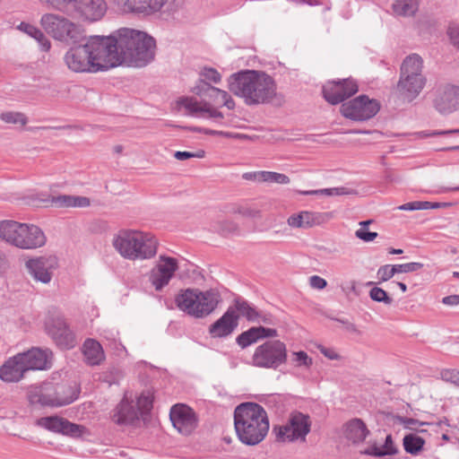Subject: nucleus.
Segmentation results:
<instances>
[{
	"mask_svg": "<svg viewBox=\"0 0 459 459\" xmlns=\"http://www.w3.org/2000/svg\"><path fill=\"white\" fill-rule=\"evenodd\" d=\"M143 41L133 52H127V65L134 67H144L150 64L155 57L156 41L155 39L143 32Z\"/></svg>",
	"mask_w": 459,
	"mask_h": 459,
	"instance_id": "nucleus-19",
	"label": "nucleus"
},
{
	"mask_svg": "<svg viewBox=\"0 0 459 459\" xmlns=\"http://www.w3.org/2000/svg\"><path fill=\"white\" fill-rule=\"evenodd\" d=\"M398 453V448L394 443L393 437L388 434L382 447H379L377 443L368 446L365 450L361 451L362 455H370L374 457H382L385 455H394Z\"/></svg>",
	"mask_w": 459,
	"mask_h": 459,
	"instance_id": "nucleus-34",
	"label": "nucleus"
},
{
	"mask_svg": "<svg viewBox=\"0 0 459 459\" xmlns=\"http://www.w3.org/2000/svg\"><path fill=\"white\" fill-rule=\"evenodd\" d=\"M396 273L394 264H385L378 268L377 277L380 282L387 281Z\"/></svg>",
	"mask_w": 459,
	"mask_h": 459,
	"instance_id": "nucleus-50",
	"label": "nucleus"
},
{
	"mask_svg": "<svg viewBox=\"0 0 459 459\" xmlns=\"http://www.w3.org/2000/svg\"><path fill=\"white\" fill-rule=\"evenodd\" d=\"M25 225L26 223L14 221H0V238L14 247H18Z\"/></svg>",
	"mask_w": 459,
	"mask_h": 459,
	"instance_id": "nucleus-31",
	"label": "nucleus"
},
{
	"mask_svg": "<svg viewBox=\"0 0 459 459\" xmlns=\"http://www.w3.org/2000/svg\"><path fill=\"white\" fill-rule=\"evenodd\" d=\"M91 204V201L85 196H74L73 201V207H88Z\"/></svg>",
	"mask_w": 459,
	"mask_h": 459,
	"instance_id": "nucleus-63",
	"label": "nucleus"
},
{
	"mask_svg": "<svg viewBox=\"0 0 459 459\" xmlns=\"http://www.w3.org/2000/svg\"><path fill=\"white\" fill-rule=\"evenodd\" d=\"M124 9L134 13L151 15L160 13L175 0H117Z\"/></svg>",
	"mask_w": 459,
	"mask_h": 459,
	"instance_id": "nucleus-22",
	"label": "nucleus"
},
{
	"mask_svg": "<svg viewBox=\"0 0 459 459\" xmlns=\"http://www.w3.org/2000/svg\"><path fill=\"white\" fill-rule=\"evenodd\" d=\"M332 218L330 212H316L302 211L299 213L290 215L288 220V225L291 228H311L321 225Z\"/></svg>",
	"mask_w": 459,
	"mask_h": 459,
	"instance_id": "nucleus-24",
	"label": "nucleus"
},
{
	"mask_svg": "<svg viewBox=\"0 0 459 459\" xmlns=\"http://www.w3.org/2000/svg\"><path fill=\"white\" fill-rule=\"evenodd\" d=\"M80 391L75 385H57L55 393L53 394L54 397L65 398L73 396V402L75 401L79 396Z\"/></svg>",
	"mask_w": 459,
	"mask_h": 459,
	"instance_id": "nucleus-42",
	"label": "nucleus"
},
{
	"mask_svg": "<svg viewBox=\"0 0 459 459\" xmlns=\"http://www.w3.org/2000/svg\"><path fill=\"white\" fill-rule=\"evenodd\" d=\"M26 374L22 361L18 359V353L8 359L0 367V379L5 383H17Z\"/></svg>",
	"mask_w": 459,
	"mask_h": 459,
	"instance_id": "nucleus-29",
	"label": "nucleus"
},
{
	"mask_svg": "<svg viewBox=\"0 0 459 459\" xmlns=\"http://www.w3.org/2000/svg\"><path fill=\"white\" fill-rule=\"evenodd\" d=\"M425 439L414 433L403 437V446L406 453L418 455L424 448Z\"/></svg>",
	"mask_w": 459,
	"mask_h": 459,
	"instance_id": "nucleus-38",
	"label": "nucleus"
},
{
	"mask_svg": "<svg viewBox=\"0 0 459 459\" xmlns=\"http://www.w3.org/2000/svg\"><path fill=\"white\" fill-rule=\"evenodd\" d=\"M229 90L247 106L273 102L277 96L274 79L263 71L241 70L228 78Z\"/></svg>",
	"mask_w": 459,
	"mask_h": 459,
	"instance_id": "nucleus-1",
	"label": "nucleus"
},
{
	"mask_svg": "<svg viewBox=\"0 0 459 459\" xmlns=\"http://www.w3.org/2000/svg\"><path fill=\"white\" fill-rule=\"evenodd\" d=\"M51 204L56 208L73 207L74 195H60L51 197Z\"/></svg>",
	"mask_w": 459,
	"mask_h": 459,
	"instance_id": "nucleus-49",
	"label": "nucleus"
},
{
	"mask_svg": "<svg viewBox=\"0 0 459 459\" xmlns=\"http://www.w3.org/2000/svg\"><path fill=\"white\" fill-rule=\"evenodd\" d=\"M309 284L313 289L323 290L327 286V281L318 275H313L309 277Z\"/></svg>",
	"mask_w": 459,
	"mask_h": 459,
	"instance_id": "nucleus-60",
	"label": "nucleus"
},
{
	"mask_svg": "<svg viewBox=\"0 0 459 459\" xmlns=\"http://www.w3.org/2000/svg\"><path fill=\"white\" fill-rule=\"evenodd\" d=\"M204 117L209 118H214V119H223L224 116L221 111H218L217 109L213 108L211 105V103H207V106L205 108L204 111Z\"/></svg>",
	"mask_w": 459,
	"mask_h": 459,
	"instance_id": "nucleus-61",
	"label": "nucleus"
},
{
	"mask_svg": "<svg viewBox=\"0 0 459 459\" xmlns=\"http://www.w3.org/2000/svg\"><path fill=\"white\" fill-rule=\"evenodd\" d=\"M27 398L30 404L41 407H60L73 403V396L56 398L53 394H44L39 386H30L27 393Z\"/></svg>",
	"mask_w": 459,
	"mask_h": 459,
	"instance_id": "nucleus-25",
	"label": "nucleus"
},
{
	"mask_svg": "<svg viewBox=\"0 0 459 459\" xmlns=\"http://www.w3.org/2000/svg\"><path fill=\"white\" fill-rule=\"evenodd\" d=\"M355 236L365 242H370L377 237V233L368 231L367 229L364 228H360L358 230H356Z\"/></svg>",
	"mask_w": 459,
	"mask_h": 459,
	"instance_id": "nucleus-56",
	"label": "nucleus"
},
{
	"mask_svg": "<svg viewBox=\"0 0 459 459\" xmlns=\"http://www.w3.org/2000/svg\"><path fill=\"white\" fill-rule=\"evenodd\" d=\"M369 297L376 302H382L385 305H390L393 302V299L387 294V292L379 287H373L369 290Z\"/></svg>",
	"mask_w": 459,
	"mask_h": 459,
	"instance_id": "nucleus-46",
	"label": "nucleus"
},
{
	"mask_svg": "<svg viewBox=\"0 0 459 459\" xmlns=\"http://www.w3.org/2000/svg\"><path fill=\"white\" fill-rule=\"evenodd\" d=\"M172 425L185 436L190 435L197 427L198 418L195 411L182 403L175 404L169 411Z\"/></svg>",
	"mask_w": 459,
	"mask_h": 459,
	"instance_id": "nucleus-15",
	"label": "nucleus"
},
{
	"mask_svg": "<svg viewBox=\"0 0 459 459\" xmlns=\"http://www.w3.org/2000/svg\"><path fill=\"white\" fill-rule=\"evenodd\" d=\"M342 434L353 445H359L370 435V430L361 419L353 418L342 425Z\"/></svg>",
	"mask_w": 459,
	"mask_h": 459,
	"instance_id": "nucleus-28",
	"label": "nucleus"
},
{
	"mask_svg": "<svg viewBox=\"0 0 459 459\" xmlns=\"http://www.w3.org/2000/svg\"><path fill=\"white\" fill-rule=\"evenodd\" d=\"M192 92L205 99L209 92L215 91L213 90V86H212L208 82H205L204 79L200 78L192 88Z\"/></svg>",
	"mask_w": 459,
	"mask_h": 459,
	"instance_id": "nucleus-48",
	"label": "nucleus"
},
{
	"mask_svg": "<svg viewBox=\"0 0 459 459\" xmlns=\"http://www.w3.org/2000/svg\"><path fill=\"white\" fill-rule=\"evenodd\" d=\"M234 426L241 443L255 446L264 439L270 424L267 412L262 405L244 403L235 408Z\"/></svg>",
	"mask_w": 459,
	"mask_h": 459,
	"instance_id": "nucleus-3",
	"label": "nucleus"
},
{
	"mask_svg": "<svg viewBox=\"0 0 459 459\" xmlns=\"http://www.w3.org/2000/svg\"><path fill=\"white\" fill-rule=\"evenodd\" d=\"M358 91V83L352 78L329 81L322 88L324 99L332 105L343 102L357 93Z\"/></svg>",
	"mask_w": 459,
	"mask_h": 459,
	"instance_id": "nucleus-14",
	"label": "nucleus"
},
{
	"mask_svg": "<svg viewBox=\"0 0 459 459\" xmlns=\"http://www.w3.org/2000/svg\"><path fill=\"white\" fill-rule=\"evenodd\" d=\"M441 378L448 383L459 386V370L456 369H443L441 371Z\"/></svg>",
	"mask_w": 459,
	"mask_h": 459,
	"instance_id": "nucleus-53",
	"label": "nucleus"
},
{
	"mask_svg": "<svg viewBox=\"0 0 459 459\" xmlns=\"http://www.w3.org/2000/svg\"><path fill=\"white\" fill-rule=\"evenodd\" d=\"M152 398L150 395L141 394L137 399L136 408L142 416L148 414L152 409Z\"/></svg>",
	"mask_w": 459,
	"mask_h": 459,
	"instance_id": "nucleus-47",
	"label": "nucleus"
},
{
	"mask_svg": "<svg viewBox=\"0 0 459 459\" xmlns=\"http://www.w3.org/2000/svg\"><path fill=\"white\" fill-rule=\"evenodd\" d=\"M36 424L49 431L61 433L71 437L82 435L84 427L72 423L68 420L59 416H48L37 420Z\"/></svg>",
	"mask_w": 459,
	"mask_h": 459,
	"instance_id": "nucleus-20",
	"label": "nucleus"
},
{
	"mask_svg": "<svg viewBox=\"0 0 459 459\" xmlns=\"http://www.w3.org/2000/svg\"><path fill=\"white\" fill-rule=\"evenodd\" d=\"M380 109L377 100L360 95L350 101L343 102L340 111L343 117L354 121H366L375 117Z\"/></svg>",
	"mask_w": 459,
	"mask_h": 459,
	"instance_id": "nucleus-12",
	"label": "nucleus"
},
{
	"mask_svg": "<svg viewBox=\"0 0 459 459\" xmlns=\"http://www.w3.org/2000/svg\"><path fill=\"white\" fill-rule=\"evenodd\" d=\"M394 420L395 422L403 425L405 429L420 433H424L426 432V430L420 429V427L424 425H429V422L420 421L417 419L408 418L401 415L394 416Z\"/></svg>",
	"mask_w": 459,
	"mask_h": 459,
	"instance_id": "nucleus-41",
	"label": "nucleus"
},
{
	"mask_svg": "<svg viewBox=\"0 0 459 459\" xmlns=\"http://www.w3.org/2000/svg\"><path fill=\"white\" fill-rule=\"evenodd\" d=\"M290 178L285 174L273 171H262V182L287 185L290 183Z\"/></svg>",
	"mask_w": 459,
	"mask_h": 459,
	"instance_id": "nucleus-45",
	"label": "nucleus"
},
{
	"mask_svg": "<svg viewBox=\"0 0 459 459\" xmlns=\"http://www.w3.org/2000/svg\"><path fill=\"white\" fill-rule=\"evenodd\" d=\"M82 352L88 365L97 366L105 359V354L101 344L94 339L88 338L82 345Z\"/></svg>",
	"mask_w": 459,
	"mask_h": 459,
	"instance_id": "nucleus-32",
	"label": "nucleus"
},
{
	"mask_svg": "<svg viewBox=\"0 0 459 459\" xmlns=\"http://www.w3.org/2000/svg\"><path fill=\"white\" fill-rule=\"evenodd\" d=\"M46 240L47 238L39 227L33 224H26L17 247L35 249L44 246Z\"/></svg>",
	"mask_w": 459,
	"mask_h": 459,
	"instance_id": "nucleus-30",
	"label": "nucleus"
},
{
	"mask_svg": "<svg viewBox=\"0 0 459 459\" xmlns=\"http://www.w3.org/2000/svg\"><path fill=\"white\" fill-rule=\"evenodd\" d=\"M294 359L293 360L297 363V366H306L309 367L312 365V359L309 358L307 352L300 351L297 352H293Z\"/></svg>",
	"mask_w": 459,
	"mask_h": 459,
	"instance_id": "nucleus-55",
	"label": "nucleus"
},
{
	"mask_svg": "<svg viewBox=\"0 0 459 459\" xmlns=\"http://www.w3.org/2000/svg\"><path fill=\"white\" fill-rule=\"evenodd\" d=\"M26 372L30 370H48L52 367L53 352L49 349L32 347L18 353Z\"/></svg>",
	"mask_w": 459,
	"mask_h": 459,
	"instance_id": "nucleus-17",
	"label": "nucleus"
},
{
	"mask_svg": "<svg viewBox=\"0 0 459 459\" xmlns=\"http://www.w3.org/2000/svg\"><path fill=\"white\" fill-rule=\"evenodd\" d=\"M40 25L53 39L65 43H76L82 38L79 25L65 16L48 13L41 16Z\"/></svg>",
	"mask_w": 459,
	"mask_h": 459,
	"instance_id": "nucleus-10",
	"label": "nucleus"
},
{
	"mask_svg": "<svg viewBox=\"0 0 459 459\" xmlns=\"http://www.w3.org/2000/svg\"><path fill=\"white\" fill-rule=\"evenodd\" d=\"M230 307L235 314L239 315V317L243 316L248 322L254 323L257 319L258 309L241 297L235 298Z\"/></svg>",
	"mask_w": 459,
	"mask_h": 459,
	"instance_id": "nucleus-35",
	"label": "nucleus"
},
{
	"mask_svg": "<svg viewBox=\"0 0 459 459\" xmlns=\"http://www.w3.org/2000/svg\"><path fill=\"white\" fill-rule=\"evenodd\" d=\"M226 212L247 219L262 218V205L255 203L230 204L226 206Z\"/></svg>",
	"mask_w": 459,
	"mask_h": 459,
	"instance_id": "nucleus-33",
	"label": "nucleus"
},
{
	"mask_svg": "<svg viewBox=\"0 0 459 459\" xmlns=\"http://www.w3.org/2000/svg\"><path fill=\"white\" fill-rule=\"evenodd\" d=\"M207 103L208 102H204L201 104L190 98H184L178 101V104L182 105L186 109H187L190 112V114L195 115L200 113L202 114V117H204V111Z\"/></svg>",
	"mask_w": 459,
	"mask_h": 459,
	"instance_id": "nucleus-43",
	"label": "nucleus"
},
{
	"mask_svg": "<svg viewBox=\"0 0 459 459\" xmlns=\"http://www.w3.org/2000/svg\"><path fill=\"white\" fill-rule=\"evenodd\" d=\"M200 76L202 79H204L205 82L209 81L213 83H219L221 81L220 73L212 67H204L201 71Z\"/></svg>",
	"mask_w": 459,
	"mask_h": 459,
	"instance_id": "nucleus-51",
	"label": "nucleus"
},
{
	"mask_svg": "<svg viewBox=\"0 0 459 459\" xmlns=\"http://www.w3.org/2000/svg\"><path fill=\"white\" fill-rule=\"evenodd\" d=\"M211 228L212 230L225 238L241 235V229L239 225L234 221L228 219H221L213 221L211 224Z\"/></svg>",
	"mask_w": 459,
	"mask_h": 459,
	"instance_id": "nucleus-37",
	"label": "nucleus"
},
{
	"mask_svg": "<svg viewBox=\"0 0 459 459\" xmlns=\"http://www.w3.org/2000/svg\"><path fill=\"white\" fill-rule=\"evenodd\" d=\"M239 315L229 307L224 314L210 325L208 333L212 338L223 339L230 336L238 328Z\"/></svg>",
	"mask_w": 459,
	"mask_h": 459,
	"instance_id": "nucleus-21",
	"label": "nucleus"
},
{
	"mask_svg": "<svg viewBox=\"0 0 459 459\" xmlns=\"http://www.w3.org/2000/svg\"><path fill=\"white\" fill-rule=\"evenodd\" d=\"M18 29L29 35L30 37L36 39V41L39 43V46L42 51L48 52L51 48V42L47 38V36L44 34V32L37 28L36 26L27 23V22H21L18 25Z\"/></svg>",
	"mask_w": 459,
	"mask_h": 459,
	"instance_id": "nucleus-36",
	"label": "nucleus"
},
{
	"mask_svg": "<svg viewBox=\"0 0 459 459\" xmlns=\"http://www.w3.org/2000/svg\"><path fill=\"white\" fill-rule=\"evenodd\" d=\"M242 178L246 180L262 182V171L246 172Z\"/></svg>",
	"mask_w": 459,
	"mask_h": 459,
	"instance_id": "nucleus-64",
	"label": "nucleus"
},
{
	"mask_svg": "<svg viewBox=\"0 0 459 459\" xmlns=\"http://www.w3.org/2000/svg\"><path fill=\"white\" fill-rule=\"evenodd\" d=\"M39 2L49 9L68 15H76L91 22L100 21L108 8L105 0H39Z\"/></svg>",
	"mask_w": 459,
	"mask_h": 459,
	"instance_id": "nucleus-8",
	"label": "nucleus"
},
{
	"mask_svg": "<svg viewBox=\"0 0 459 459\" xmlns=\"http://www.w3.org/2000/svg\"><path fill=\"white\" fill-rule=\"evenodd\" d=\"M178 269V263L176 258L161 255L157 264L152 269L149 280L156 290H160L169 284Z\"/></svg>",
	"mask_w": 459,
	"mask_h": 459,
	"instance_id": "nucleus-16",
	"label": "nucleus"
},
{
	"mask_svg": "<svg viewBox=\"0 0 459 459\" xmlns=\"http://www.w3.org/2000/svg\"><path fill=\"white\" fill-rule=\"evenodd\" d=\"M221 296L215 290L201 291L198 289L180 290L175 298L178 308L195 318H203L215 310Z\"/></svg>",
	"mask_w": 459,
	"mask_h": 459,
	"instance_id": "nucleus-5",
	"label": "nucleus"
},
{
	"mask_svg": "<svg viewBox=\"0 0 459 459\" xmlns=\"http://www.w3.org/2000/svg\"><path fill=\"white\" fill-rule=\"evenodd\" d=\"M113 246L126 259L143 260L156 255L158 239L152 233L124 230L114 238Z\"/></svg>",
	"mask_w": 459,
	"mask_h": 459,
	"instance_id": "nucleus-4",
	"label": "nucleus"
},
{
	"mask_svg": "<svg viewBox=\"0 0 459 459\" xmlns=\"http://www.w3.org/2000/svg\"><path fill=\"white\" fill-rule=\"evenodd\" d=\"M277 336L278 331L274 328H267L262 325L252 326L238 335L236 342L241 349H246L259 340Z\"/></svg>",
	"mask_w": 459,
	"mask_h": 459,
	"instance_id": "nucleus-26",
	"label": "nucleus"
},
{
	"mask_svg": "<svg viewBox=\"0 0 459 459\" xmlns=\"http://www.w3.org/2000/svg\"><path fill=\"white\" fill-rule=\"evenodd\" d=\"M422 69L423 60L418 54H411L403 61L397 91L404 100L412 101L424 88L426 77Z\"/></svg>",
	"mask_w": 459,
	"mask_h": 459,
	"instance_id": "nucleus-7",
	"label": "nucleus"
},
{
	"mask_svg": "<svg viewBox=\"0 0 459 459\" xmlns=\"http://www.w3.org/2000/svg\"><path fill=\"white\" fill-rule=\"evenodd\" d=\"M45 328L48 335L61 350H71L76 346V336L64 316L50 317L46 322Z\"/></svg>",
	"mask_w": 459,
	"mask_h": 459,
	"instance_id": "nucleus-13",
	"label": "nucleus"
},
{
	"mask_svg": "<svg viewBox=\"0 0 459 459\" xmlns=\"http://www.w3.org/2000/svg\"><path fill=\"white\" fill-rule=\"evenodd\" d=\"M139 415L134 402L129 401L125 395L115 408L112 420L117 425H133L139 420Z\"/></svg>",
	"mask_w": 459,
	"mask_h": 459,
	"instance_id": "nucleus-27",
	"label": "nucleus"
},
{
	"mask_svg": "<svg viewBox=\"0 0 459 459\" xmlns=\"http://www.w3.org/2000/svg\"><path fill=\"white\" fill-rule=\"evenodd\" d=\"M436 109L441 114H449L459 108V87L446 85L437 91L434 100Z\"/></svg>",
	"mask_w": 459,
	"mask_h": 459,
	"instance_id": "nucleus-23",
	"label": "nucleus"
},
{
	"mask_svg": "<svg viewBox=\"0 0 459 459\" xmlns=\"http://www.w3.org/2000/svg\"><path fill=\"white\" fill-rule=\"evenodd\" d=\"M213 90L215 92H209L205 100H208L209 102H212L214 105L225 106L229 109H233L235 108L234 100L226 91L221 90L214 86Z\"/></svg>",
	"mask_w": 459,
	"mask_h": 459,
	"instance_id": "nucleus-39",
	"label": "nucleus"
},
{
	"mask_svg": "<svg viewBox=\"0 0 459 459\" xmlns=\"http://www.w3.org/2000/svg\"><path fill=\"white\" fill-rule=\"evenodd\" d=\"M447 35L450 39L451 43L459 49V26L453 25L449 26L447 30Z\"/></svg>",
	"mask_w": 459,
	"mask_h": 459,
	"instance_id": "nucleus-57",
	"label": "nucleus"
},
{
	"mask_svg": "<svg viewBox=\"0 0 459 459\" xmlns=\"http://www.w3.org/2000/svg\"><path fill=\"white\" fill-rule=\"evenodd\" d=\"M299 194L303 195H333L332 188H324L316 190L299 191Z\"/></svg>",
	"mask_w": 459,
	"mask_h": 459,
	"instance_id": "nucleus-62",
	"label": "nucleus"
},
{
	"mask_svg": "<svg viewBox=\"0 0 459 459\" xmlns=\"http://www.w3.org/2000/svg\"><path fill=\"white\" fill-rule=\"evenodd\" d=\"M255 323H263L264 325H273L275 324V319L271 313L258 310V316Z\"/></svg>",
	"mask_w": 459,
	"mask_h": 459,
	"instance_id": "nucleus-58",
	"label": "nucleus"
},
{
	"mask_svg": "<svg viewBox=\"0 0 459 459\" xmlns=\"http://www.w3.org/2000/svg\"><path fill=\"white\" fill-rule=\"evenodd\" d=\"M0 119L7 124H21L22 126H25L28 122V119L23 113L14 111L1 113Z\"/></svg>",
	"mask_w": 459,
	"mask_h": 459,
	"instance_id": "nucleus-44",
	"label": "nucleus"
},
{
	"mask_svg": "<svg viewBox=\"0 0 459 459\" xmlns=\"http://www.w3.org/2000/svg\"><path fill=\"white\" fill-rule=\"evenodd\" d=\"M426 206L423 204V201H414L403 204L397 207V209L401 211H418L423 210V207Z\"/></svg>",
	"mask_w": 459,
	"mask_h": 459,
	"instance_id": "nucleus-59",
	"label": "nucleus"
},
{
	"mask_svg": "<svg viewBox=\"0 0 459 459\" xmlns=\"http://www.w3.org/2000/svg\"><path fill=\"white\" fill-rule=\"evenodd\" d=\"M204 156L205 152L204 150H198L196 152L178 151L174 153V157L178 160H186L190 158H204Z\"/></svg>",
	"mask_w": 459,
	"mask_h": 459,
	"instance_id": "nucleus-54",
	"label": "nucleus"
},
{
	"mask_svg": "<svg viewBox=\"0 0 459 459\" xmlns=\"http://www.w3.org/2000/svg\"><path fill=\"white\" fill-rule=\"evenodd\" d=\"M311 424L308 414L293 411L290 413L286 424L274 426L273 432L275 434L277 441H305L310 432Z\"/></svg>",
	"mask_w": 459,
	"mask_h": 459,
	"instance_id": "nucleus-11",
	"label": "nucleus"
},
{
	"mask_svg": "<svg viewBox=\"0 0 459 459\" xmlns=\"http://www.w3.org/2000/svg\"><path fill=\"white\" fill-rule=\"evenodd\" d=\"M142 37L143 31L129 28H121L110 36H104L111 68L127 65V52L134 51L138 44L143 45Z\"/></svg>",
	"mask_w": 459,
	"mask_h": 459,
	"instance_id": "nucleus-6",
	"label": "nucleus"
},
{
	"mask_svg": "<svg viewBox=\"0 0 459 459\" xmlns=\"http://www.w3.org/2000/svg\"><path fill=\"white\" fill-rule=\"evenodd\" d=\"M396 269V273H408L411 272H416L423 268V264L418 262H411L402 264H394Z\"/></svg>",
	"mask_w": 459,
	"mask_h": 459,
	"instance_id": "nucleus-52",
	"label": "nucleus"
},
{
	"mask_svg": "<svg viewBox=\"0 0 459 459\" xmlns=\"http://www.w3.org/2000/svg\"><path fill=\"white\" fill-rule=\"evenodd\" d=\"M25 265L36 281L48 283L52 279L53 271L58 266V262L54 255L40 256L28 260Z\"/></svg>",
	"mask_w": 459,
	"mask_h": 459,
	"instance_id": "nucleus-18",
	"label": "nucleus"
},
{
	"mask_svg": "<svg viewBox=\"0 0 459 459\" xmlns=\"http://www.w3.org/2000/svg\"><path fill=\"white\" fill-rule=\"evenodd\" d=\"M73 44L64 56V62L72 72L98 73L111 68L104 36L81 38Z\"/></svg>",
	"mask_w": 459,
	"mask_h": 459,
	"instance_id": "nucleus-2",
	"label": "nucleus"
},
{
	"mask_svg": "<svg viewBox=\"0 0 459 459\" xmlns=\"http://www.w3.org/2000/svg\"><path fill=\"white\" fill-rule=\"evenodd\" d=\"M287 359L286 344L280 340H268L255 349L251 357V365L259 368L276 370L286 364Z\"/></svg>",
	"mask_w": 459,
	"mask_h": 459,
	"instance_id": "nucleus-9",
	"label": "nucleus"
},
{
	"mask_svg": "<svg viewBox=\"0 0 459 459\" xmlns=\"http://www.w3.org/2000/svg\"><path fill=\"white\" fill-rule=\"evenodd\" d=\"M392 8L396 15L412 16L418 11L419 0H395Z\"/></svg>",
	"mask_w": 459,
	"mask_h": 459,
	"instance_id": "nucleus-40",
	"label": "nucleus"
}]
</instances>
